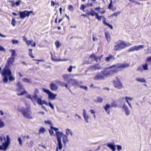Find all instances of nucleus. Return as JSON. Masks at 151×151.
Here are the masks:
<instances>
[{
    "label": "nucleus",
    "instance_id": "f257e3e1",
    "mask_svg": "<svg viewBox=\"0 0 151 151\" xmlns=\"http://www.w3.org/2000/svg\"><path fill=\"white\" fill-rule=\"evenodd\" d=\"M129 66L127 63H118L109 67L102 71L100 73L96 75L93 78L95 80H102L105 77L112 76L123 69L127 68Z\"/></svg>",
    "mask_w": 151,
    "mask_h": 151
},
{
    "label": "nucleus",
    "instance_id": "f03ea898",
    "mask_svg": "<svg viewBox=\"0 0 151 151\" xmlns=\"http://www.w3.org/2000/svg\"><path fill=\"white\" fill-rule=\"evenodd\" d=\"M115 43L116 45L114 46L113 49L114 51L121 50L132 45L130 43L120 40L117 41Z\"/></svg>",
    "mask_w": 151,
    "mask_h": 151
},
{
    "label": "nucleus",
    "instance_id": "7ed1b4c3",
    "mask_svg": "<svg viewBox=\"0 0 151 151\" xmlns=\"http://www.w3.org/2000/svg\"><path fill=\"white\" fill-rule=\"evenodd\" d=\"M12 75V72L9 68V67L5 65L2 70L1 75L4 77L3 80L4 82L7 83L8 81V76Z\"/></svg>",
    "mask_w": 151,
    "mask_h": 151
},
{
    "label": "nucleus",
    "instance_id": "20e7f679",
    "mask_svg": "<svg viewBox=\"0 0 151 151\" xmlns=\"http://www.w3.org/2000/svg\"><path fill=\"white\" fill-rule=\"evenodd\" d=\"M17 109L19 112L22 113L25 117L30 119H32V117L31 116V113L29 108L26 109L23 107H18Z\"/></svg>",
    "mask_w": 151,
    "mask_h": 151
},
{
    "label": "nucleus",
    "instance_id": "39448f33",
    "mask_svg": "<svg viewBox=\"0 0 151 151\" xmlns=\"http://www.w3.org/2000/svg\"><path fill=\"white\" fill-rule=\"evenodd\" d=\"M10 51L11 52V57L9 58L7 61V63L5 65L9 67L10 65L13 64L14 62L15 58L14 57L16 55V52L14 50H10Z\"/></svg>",
    "mask_w": 151,
    "mask_h": 151
},
{
    "label": "nucleus",
    "instance_id": "423d86ee",
    "mask_svg": "<svg viewBox=\"0 0 151 151\" xmlns=\"http://www.w3.org/2000/svg\"><path fill=\"white\" fill-rule=\"evenodd\" d=\"M117 106L116 103L114 101L111 102V105H110L108 104H106V106L103 107V108L106 111V112L109 114L110 113L109 109L111 107H116Z\"/></svg>",
    "mask_w": 151,
    "mask_h": 151
},
{
    "label": "nucleus",
    "instance_id": "0eeeda50",
    "mask_svg": "<svg viewBox=\"0 0 151 151\" xmlns=\"http://www.w3.org/2000/svg\"><path fill=\"white\" fill-rule=\"evenodd\" d=\"M6 140L5 142L3 143L2 146H0V150H5L9 145L10 143V138L8 135L6 136Z\"/></svg>",
    "mask_w": 151,
    "mask_h": 151
},
{
    "label": "nucleus",
    "instance_id": "6e6552de",
    "mask_svg": "<svg viewBox=\"0 0 151 151\" xmlns=\"http://www.w3.org/2000/svg\"><path fill=\"white\" fill-rule=\"evenodd\" d=\"M42 90L44 92L48 95L49 99L53 100L55 99V97L57 95V94H54L49 90L46 89L45 88H42Z\"/></svg>",
    "mask_w": 151,
    "mask_h": 151
},
{
    "label": "nucleus",
    "instance_id": "1a4fd4ad",
    "mask_svg": "<svg viewBox=\"0 0 151 151\" xmlns=\"http://www.w3.org/2000/svg\"><path fill=\"white\" fill-rule=\"evenodd\" d=\"M32 11H28L26 10L22 12L20 11L19 12V15L20 16V18L23 19L26 17H29V14L31 13H32Z\"/></svg>",
    "mask_w": 151,
    "mask_h": 151
},
{
    "label": "nucleus",
    "instance_id": "9d476101",
    "mask_svg": "<svg viewBox=\"0 0 151 151\" xmlns=\"http://www.w3.org/2000/svg\"><path fill=\"white\" fill-rule=\"evenodd\" d=\"M116 81L114 80L113 81V83L114 86L118 89L121 88L122 87V85L120 82L118 77H116Z\"/></svg>",
    "mask_w": 151,
    "mask_h": 151
},
{
    "label": "nucleus",
    "instance_id": "9b49d317",
    "mask_svg": "<svg viewBox=\"0 0 151 151\" xmlns=\"http://www.w3.org/2000/svg\"><path fill=\"white\" fill-rule=\"evenodd\" d=\"M144 47V46L143 45H140L138 46L134 45L129 48L128 50V51L131 52L134 50L137 51L143 48Z\"/></svg>",
    "mask_w": 151,
    "mask_h": 151
},
{
    "label": "nucleus",
    "instance_id": "f8f14e48",
    "mask_svg": "<svg viewBox=\"0 0 151 151\" xmlns=\"http://www.w3.org/2000/svg\"><path fill=\"white\" fill-rule=\"evenodd\" d=\"M115 58L111 54H109L108 57H106L105 60L107 63H109L111 60H114Z\"/></svg>",
    "mask_w": 151,
    "mask_h": 151
},
{
    "label": "nucleus",
    "instance_id": "ddd939ff",
    "mask_svg": "<svg viewBox=\"0 0 151 151\" xmlns=\"http://www.w3.org/2000/svg\"><path fill=\"white\" fill-rule=\"evenodd\" d=\"M16 86L17 87L16 89L17 91H20L24 89L23 85L19 82H18L17 83Z\"/></svg>",
    "mask_w": 151,
    "mask_h": 151
},
{
    "label": "nucleus",
    "instance_id": "4468645a",
    "mask_svg": "<svg viewBox=\"0 0 151 151\" xmlns=\"http://www.w3.org/2000/svg\"><path fill=\"white\" fill-rule=\"evenodd\" d=\"M36 100H37V103L38 104L42 105L43 104H44L46 105H48L47 103L45 101L42 100L40 98H38L37 97V99Z\"/></svg>",
    "mask_w": 151,
    "mask_h": 151
},
{
    "label": "nucleus",
    "instance_id": "2eb2a0df",
    "mask_svg": "<svg viewBox=\"0 0 151 151\" xmlns=\"http://www.w3.org/2000/svg\"><path fill=\"white\" fill-rule=\"evenodd\" d=\"M56 134L57 140H61V137L64 135L63 132H56Z\"/></svg>",
    "mask_w": 151,
    "mask_h": 151
},
{
    "label": "nucleus",
    "instance_id": "dca6fc26",
    "mask_svg": "<svg viewBox=\"0 0 151 151\" xmlns=\"http://www.w3.org/2000/svg\"><path fill=\"white\" fill-rule=\"evenodd\" d=\"M50 89L52 91H56L58 89L57 85L53 83H51L50 84Z\"/></svg>",
    "mask_w": 151,
    "mask_h": 151
},
{
    "label": "nucleus",
    "instance_id": "f3484780",
    "mask_svg": "<svg viewBox=\"0 0 151 151\" xmlns=\"http://www.w3.org/2000/svg\"><path fill=\"white\" fill-rule=\"evenodd\" d=\"M90 12L88 11V12L86 13L87 17L90 15L93 17L95 14L96 12H94L92 9H91L90 10Z\"/></svg>",
    "mask_w": 151,
    "mask_h": 151
},
{
    "label": "nucleus",
    "instance_id": "a211bd4d",
    "mask_svg": "<svg viewBox=\"0 0 151 151\" xmlns=\"http://www.w3.org/2000/svg\"><path fill=\"white\" fill-rule=\"evenodd\" d=\"M95 16L96 18V19H97L98 21H101V18H102L103 19H104L103 21H106V18L104 16H99L98 14L96 13L95 14Z\"/></svg>",
    "mask_w": 151,
    "mask_h": 151
},
{
    "label": "nucleus",
    "instance_id": "6ab92c4d",
    "mask_svg": "<svg viewBox=\"0 0 151 151\" xmlns=\"http://www.w3.org/2000/svg\"><path fill=\"white\" fill-rule=\"evenodd\" d=\"M69 141L68 139L67 135H63V142L64 145H65L67 142Z\"/></svg>",
    "mask_w": 151,
    "mask_h": 151
},
{
    "label": "nucleus",
    "instance_id": "aec40b11",
    "mask_svg": "<svg viewBox=\"0 0 151 151\" xmlns=\"http://www.w3.org/2000/svg\"><path fill=\"white\" fill-rule=\"evenodd\" d=\"M83 117L84 118V119L86 122L87 123L88 122V119L89 118V116L88 115L86 114V111L85 109L83 110Z\"/></svg>",
    "mask_w": 151,
    "mask_h": 151
},
{
    "label": "nucleus",
    "instance_id": "412c9836",
    "mask_svg": "<svg viewBox=\"0 0 151 151\" xmlns=\"http://www.w3.org/2000/svg\"><path fill=\"white\" fill-rule=\"evenodd\" d=\"M105 38L106 39L107 42L109 43L111 40V37L110 35L108 32H106L104 33Z\"/></svg>",
    "mask_w": 151,
    "mask_h": 151
},
{
    "label": "nucleus",
    "instance_id": "4be33fe9",
    "mask_svg": "<svg viewBox=\"0 0 151 151\" xmlns=\"http://www.w3.org/2000/svg\"><path fill=\"white\" fill-rule=\"evenodd\" d=\"M68 82H71L72 83V85L73 86H76L78 85V82L76 80L70 79L69 80Z\"/></svg>",
    "mask_w": 151,
    "mask_h": 151
},
{
    "label": "nucleus",
    "instance_id": "5701e85b",
    "mask_svg": "<svg viewBox=\"0 0 151 151\" xmlns=\"http://www.w3.org/2000/svg\"><path fill=\"white\" fill-rule=\"evenodd\" d=\"M26 44L28 46L31 44L32 47H35L36 46V43L35 42H33L32 40H28L26 42Z\"/></svg>",
    "mask_w": 151,
    "mask_h": 151
},
{
    "label": "nucleus",
    "instance_id": "b1692460",
    "mask_svg": "<svg viewBox=\"0 0 151 151\" xmlns=\"http://www.w3.org/2000/svg\"><path fill=\"white\" fill-rule=\"evenodd\" d=\"M96 0H91L93 2H95ZM90 0H88V3L86 5H84L85 8L88 7H92L93 6V4L92 3L90 2Z\"/></svg>",
    "mask_w": 151,
    "mask_h": 151
},
{
    "label": "nucleus",
    "instance_id": "393cba45",
    "mask_svg": "<svg viewBox=\"0 0 151 151\" xmlns=\"http://www.w3.org/2000/svg\"><path fill=\"white\" fill-rule=\"evenodd\" d=\"M98 64H96L93 65L91 67V69L94 70H97L100 69L101 67L99 66Z\"/></svg>",
    "mask_w": 151,
    "mask_h": 151
},
{
    "label": "nucleus",
    "instance_id": "a878e982",
    "mask_svg": "<svg viewBox=\"0 0 151 151\" xmlns=\"http://www.w3.org/2000/svg\"><path fill=\"white\" fill-rule=\"evenodd\" d=\"M39 93L38 90L37 88H35V89L34 92L33 94V97L36 100L37 97V94Z\"/></svg>",
    "mask_w": 151,
    "mask_h": 151
},
{
    "label": "nucleus",
    "instance_id": "bb28decb",
    "mask_svg": "<svg viewBox=\"0 0 151 151\" xmlns=\"http://www.w3.org/2000/svg\"><path fill=\"white\" fill-rule=\"evenodd\" d=\"M125 99L126 102L128 103V104L129 106L131 108L132 106H131V104L129 102V100H130V101L132 100L133 99V98H131V97H129L126 96L125 97Z\"/></svg>",
    "mask_w": 151,
    "mask_h": 151
},
{
    "label": "nucleus",
    "instance_id": "cd10ccee",
    "mask_svg": "<svg viewBox=\"0 0 151 151\" xmlns=\"http://www.w3.org/2000/svg\"><path fill=\"white\" fill-rule=\"evenodd\" d=\"M107 146L112 150L116 149L115 145H112V143H109L107 144Z\"/></svg>",
    "mask_w": 151,
    "mask_h": 151
},
{
    "label": "nucleus",
    "instance_id": "c85d7f7f",
    "mask_svg": "<svg viewBox=\"0 0 151 151\" xmlns=\"http://www.w3.org/2000/svg\"><path fill=\"white\" fill-rule=\"evenodd\" d=\"M103 101V99L102 98L99 96L97 97L96 100H95V101L96 102L101 103Z\"/></svg>",
    "mask_w": 151,
    "mask_h": 151
},
{
    "label": "nucleus",
    "instance_id": "c756f323",
    "mask_svg": "<svg viewBox=\"0 0 151 151\" xmlns=\"http://www.w3.org/2000/svg\"><path fill=\"white\" fill-rule=\"evenodd\" d=\"M136 80L137 81L142 83H145L146 82L144 78H137L136 79Z\"/></svg>",
    "mask_w": 151,
    "mask_h": 151
},
{
    "label": "nucleus",
    "instance_id": "7c9ffc66",
    "mask_svg": "<svg viewBox=\"0 0 151 151\" xmlns=\"http://www.w3.org/2000/svg\"><path fill=\"white\" fill-rule=\"evenodd\" d=\"M27 98L30 99L32 102H34L36 101L35 99L33 97V96H31L29 94L27 96Z\"/></svg>",
    "mask_w": 151,
    "mask_h": 151
},
{
    "label": "nucleus",
    "instance_id": "2f4dec72",
    "mask_svg": "<svg viewBox=\"0 0 151 151\" xmlns=\"http://www.w3.org/2000/svg\"><path fill=\"white\" fill-rule=\"evenodd\" d=\"M121 13L120 11H117L114 13L111 14L109 17H113V16L117 17Z\"/></svg>",
    "mask_w": 151,
    "mask_h": 151
},
{
    "label": "nucleus",
    "instance_id": "473e14b6",
    "mask_svg": "<svg viewBox=\"0 0 151 151\" xmlns=\"http://www.w3.org/2000/svg\"><path fill=\"white\" fill-rule=\"evenodd\" d=\"M58 142V145L59 149L60 150H61L63 147V145L62 144L61 142V140H57Z\"/></svg>",
    "mask_w": 151,
    "mask_h": 151
},
{
    "label": "nucleus",
    "instance_id": "72a5a7b5",
    "mask_svg": "<svg viewBox=\"0 0 151 151\" xmlns=\"http://www.w3.org/2000/svg\"><path fill=\"white\" fill-rule=\"evenodd\" d=\"M66 133L67 135H68L69 134H70L71 136H72L73 134L71 131L70 129H66Z\"/></svg>",
    "mask_w": 151,
    "mask_h": 151
},
{
    "label": "nucleus",
    "instance_id": "f704fd0d",
    "mask_svg": "<svg viewBox=\"0 0 151 151\" xmlns=\"http://www.w3.org/2000/svg\"><path fill=\"white\" fill-rule=\"evenodd\" d=\"M46 131L45 129L43 127H41L39 131V133H44Z\"/></svg>",
    "mask_w": 151,
    "mask_h": 151
},
{
    "label": "nucleus",
    "instance_id": "c9c22d12",
    "mask_svg": "<svg viewBox=\"0 0 151 151\" xmlns=\"http://www.w3.org/2000/svg\"><path fill=\"white\" fill-rule=\"evenodd\" d=\"M103 23L105 25L109 27L111 29H113V27L112 26V25H110V24H109L108 23H107L106 22V21H103Z\"/></svg>",
    "mask_w": 151,
    "mask_h": 151
},
{
    "label": "nucleus",
    "instance_id": "e433bc0d",
    "mask_svg": "<svg viewBox=\"0 0 151 151\" xmlns=\"http://www.w3.org/2000/svg\"><path fill=\"white\" fill-rule=\"evenodd\" d=\"M55 45L57 48H58L61 45V43L58 41H57L55 42Z\"/></svg>",
    "mask_w": 151,
    "mask_h": 151
},
{
    "label": "nucleus",
    "instance_id": "4c0bfd02",
    "mask_svg": "<svg viewBox=\"0 0 151 151\" xmlns=\"http://www.w3.org/2000/svg\"><path fill=\"white\" fill-rule=\"evenodd\" d=\"M143 68L144 70H148V65L147 63H145L142 65Z\"/></svg>",
    "mask_w": 151,
    "mask_h": 151
},
{
    "label": "nucleus",
    "instance_id": "58836bf2",
    "mask_svg": "<svg viewBox=\"0 0 151 151\" xmlns=\"http://www.w3.org/2000/svg\"><path fill=\"white\" fill-rule=\"evenodd\" d=\"M22 80L24 82H25L27 83H31L30 79L27 78H23L22 79Z\"/></svg>",
    "mask_w": 151,
    "mask_h": 151
},
{
    "label": "nucleus",
    "instance_id": "ea45409f",
    "mask_svg": "<svg viewBox=\"0 0 151 151\" xmlns=\"http://www.w3.org/2000/svg\"><path fill=\"white\" fill-rule=\"evenodd\" d=\"M62 76L65 81H66L69 78V75L68 74H64Z\"/></svg>",
    "mask_w": 151,
    "mask_h": 151
},
{
    "label": "nucleus",
    "instance_id": "a19ab883",
    "mask_svg": "<svg viewBox=\"0 0 151 151\" xmlns=\"http://www.w3.org/2000/svg\"><path fill=\"white\" fill-rule=\"evenodd\" d=\"M16 22L14 18H12L11 22V24L14 27L15 26Z\"/></svg>",
    "mask_w": 151,
    "mask_h": 151
},
{
    "label": "nucleus",
    "instance_id": "79ce46f5",
    "mask_svg": "<svg viewBox=\"0 0 151 151\" xmlns=\"http://www.w3.org/2000/svg\"><path fill=\"white\" fill-rule=\"evenodd\" d=\"M51 59L54 61H56V62H59V61H62V60L60 59H56V58H54L52 57V54L51 53Z\"/></svg>",
    "mask_w": 151,
    "mask_h": 151
},
{
    "label": "nucleus",
    "instance_id": "37998d69",
    "mask_svg": "<svg viewBox=\"0 0 151 151\" xmlns=\"http://www.w3.org/2000/svg\"><path fill=\"white\" fill-rule=\"evenodd\" d=\"M27 93V92L25 90H24L19 93H17V95L18 96L23 95Z\"/></svg>",
    "mask_w": 151,
    "mask_h": 151
},
{
    "label": "nucleus",
    "instance_id": "c03bdc74",
    "mask_svg": "<svg viewBox=\"0 0 151 151\" xmlns=\"http://www.w3.org/2000/svg\"><path fill=\"white\" fill-rule=\"evenodd\" d=\"M55 5H59V4H58V3H55L53 1H51V6H54Z\"/></svg>",
    "mask_w": 151,
    "mask_h": 151
},
{
    "label": "nucleus",
    "instance_id": "a18cd8bd",
    "mask_svg": "<svg viewBox=\"0 0 151 151\" xmlns=\"http://www.w3.org/2000/svg\"><path fill=\"white\" fill-rule=\"evenodd\" d=\"M12 75H10L9 76H8V77H9L8 79L9 81H12L15 80V78Z\"/></svg>",
    "mask_w": 151,
    "mask_h": 151
},
{
    "label": "nucleus",
    "instance_id": "49530a36",
    "mask_svg": "<svg viewBox=\"0 0 151 151\" xmlns=\"http://www.w3.org/2000/svg\"><path fill=\"white\" fill-rule=\"evenodd\" d=\"M85 5L83 4H82L81 5L80 7V9L81 10L83 11V12H85L84 10L85 9Z\"/></svg>",
    "mask_w": 151,
    "mask_h": 151
},
{
    "label": "nucleus",
    "instance_id": "de8ad7c7",
    "mask_svg": "<svg viewBox=\"0 0 151 151\" xmlns=\"http://www.w3.org/2000/svg\"><path fill=\"white\" fill-rule=\"evenodd\" d=\"M95 56H96L95 54L94 53H93L91 54L89 56V57H88V58L91 59H94Z\"/></svg>",
    "mask_w": 151,
    "mask_h": 151
},
{
    "label": "nucleus",
    "instance_id": "09e8293b",
    "mask_svg": "<svg viewBox=\"0 0 151 151\" xmlns=\"http://www.w3.org/2000/svg\"><path fill=\"white\" fill-rule=\"evenodd\" d=\"M4 126V123L2 121L1 119H0V128L3 127Z\"/></svg>",
    "mask_w": 151,
    "mask_h": 151
},
{
    "label": "nucleus",
    "instance_id": "8fccbe9b",
    "mask_svg": "<svg viewBox=\"0 0 151 151\" xmlns=\"http://www.w3.org/2000/svg\"><path fill=\"white\" fill-rule=\"evenodd\" d=\"M110 3L109 5V6L108 7V8L109 9H111V7L112 6V0H110Z\"/></svg>",
    "mask_w": 151,
    "mask_h": 151
},
{
    "label": "nucleus",
    "instance_id": "3c124183",
    "mask_svg": "<svg viewBox=\"0 0 151 151\" xmlns=\"http://www.w3.org/2000/svg\"><path fill=\"white\" fill-rule=\"evenodd\" d=\"M13 44H17L19 43L18 40H11Z\"/></svg>",
    "mask_w": 151,
    "mask_h": 151
},
{
    "label": "nucleus",
    "instance_id": "603ef678",
    "mask_svg": "<svg viewBox=\"0 0 151 151\" xmlns=\"http://www.w3.org/2000/svg\"><path fill=\"white\" fill-rule=\"evenodd\" d=\"M80 88H81L83 89L86 91L88 90V88L86 86H80Z\"/></svg>",
    "mask_w": 151,
    "mask_h": 151
},
{
    "label": "nucleus",
    "instance_id": "864d4df0",
    "mask_svg": "<svg viewBox=\"0 0 151 151\" xmlns=\"http://www.w3.org/2000/svg\"><path fill=\"white\" fill-rule=\"evenodd\" d=\"M118 151H120L122 149V146L120 145H116Z\"/></svg>",
    "mask_w": 151,
    "mask_h": 151
},
{
    "label": "nucleus",
    "instance_id": "5fc2aeb1",
    "mask_svg": "<svg viewBox=\"0 0 151 151\" xmlns=\"http://www.w3.org/2000/svg\"><path fill=\"white\" fill-rule=\"evenodd\" d=\"M68 9L70 11H73V6L71 5H69L68 7Z\"/></svg>",
    "mask_w": 151,
    "mask_h": 151
},
{
    "label": "nucleus",
    "instance_id": "6e6d98bb",
    "mask_svg": "<svg viewBox=\"0 0 151 151\" xmlns=\"http://www.w3.org/2000/svg\"><path fill=\"white\" fill-rule=\"evenodd\" d=\"M50 128H51L52 129H53L54 131H56V132H57L56 131H58V128L55 127H54L52 126V125L50 126Z\"/></svg>",
    "mask_w": 151,
    "mask_h": 151
},
{
    "label": "nucleus",
    "instance_id": "4d7b16f0",
    "mask_svg": "<svg viewBox=\"0 0 151 151\" xmlns=\"http://www.w3.org/2000/svg\"><path fill=\"white\" fill-rule=\"evenodd\" d=\"M146 62H151V56L148 57L147 58Z\"/></svg>",
    "mask_w": 151,
    "mask_h": 151
},
{
    "label": "nucleus",
    "instance_id": "13d9d810",
    "mask_svg": "<svg viewBox=\"0 0 151 151\" xmlns=\"http://www.w3.org/2000/svg\"><path fill=\"white\" fill-rule=\"evenodd\" d=\"M73 66L72 65L70 66L68 68V71L69 72H71L72 71Z\"/></svg>",
    "mask_w": 151,
    "mask_h": 151
},
{
    "label": "nucleus",
    "instance_id": "bf43d9fd",
    "mask_svg": "<svg viewBox=\"0 0 151 151\" xmlns=\"http://www.w3.org/2000/svg\"><path fill=\"white\" fill-rule=\"evenodd\" d=\"M18 141L19 142V145L21 146L22 145V141L21 139V138L20 137H19L18 138Z\"/></svg>",
    "mask_w": 151,
    "mask_h": 151
},
{
    "label": "nucleus",
    "instance_id": "052dcab7",
    "mask_svg": "<svg viewBox=\"0 0 151 151\" xmlns=\"http://www.w3.org/2000/svg\"><path fill=\"white\" fill-rule=\"evenodd\" d=\"M58 83L60 84V85L61 86H64L65 83L64 82H62L60 81H59Z\"/></svg>",
    "mask_w": 151,
    "mask_h": 151
},
{
    "label": "nucleus",
    "instance_id": "680f3d73",
    "mask_svg": "<svg viewBox=\"0 0 151 151\" xmlns=\"http://www.w3.org/2000/svg\"><path fill=\"white\" fill-rule=\"evenodd\" d=\"M48 104L52 109H54V107L53 106L50 102H48Z\"/></svg>",
    "mask_w": 151,
    "mask_h": 151
},
{
    "label": "nucleus",
    "instance_id": "e2e57ef3",
    "mask_svg": "<svg viewBox=\"0 0 151 151\" xmlns=\"http://www.w3.org/2000/svg\"><path fill=\"white\" fill-rule=\"evenodd\" d=\"M137 71H142V69L141 66H139L137 69Z\"/></svg>",
    "mask_w": 151,
    "mask_h": 151
},
{
    "label": "nucleus",
    "instance_id": "0e129e2a",
    "mask_svg": "<svg viewBox=\"0 0 151 151\" xmlns=\"http://www.w3.org/2000/svg\"><path fill=\"white\" fill-rule=\"evenodd\" d=\"M21 1L20 0H18L17 1H16L15 2V4L17 6H18L19 5Z\"/></svg>",
    "mask_w": 151,
    "mask_h": 151
},
{
    "label": "nucleus",
    "instance_id": "69168bd1",
    "mask_svg": "<svg viewBox=\"0 0 151 151\" xmlns=\"http://www.w3.org/2000/svg\"><path fill=\"white\" fill-rule=\"evenodd\" d=\"M49 132L50 135H52L54 134V132L52 129H49Z\"/></svg>",
    "mask_w": 151,
    "mask_h": 151
},
{
    "label": "nucleus",
    "instance_id": "338daca9",
    "mask_svg": "<svg viewBox=\"0 0 151 151\" xmlns=\"http://www.w3.org/2000/svg\"><path fill=\"white\" fill-rule=\"evenodd\" d=\"M45 124H49L51 125H52V124L49 121H45Z\"/></svg>",
    "mask_w": 151,
    "mask_h": 151
},
{
    "label": "nucleus",
    "instance_id": "774afa93",
    "mask_svg": "<svg viewBox=\"0 0 151 151\" xmlns=\"http://www.w3.org/2000/svg\"><path fill=\"white\" fill-rule=\"evenodd\" d=\"M123 108L124 109V110L125 111L128 109V107L127 106H126L125 105H123Z\"/></svg>",
    "mask_w": 151,
    "mask_h": 151
}]
</instances>
